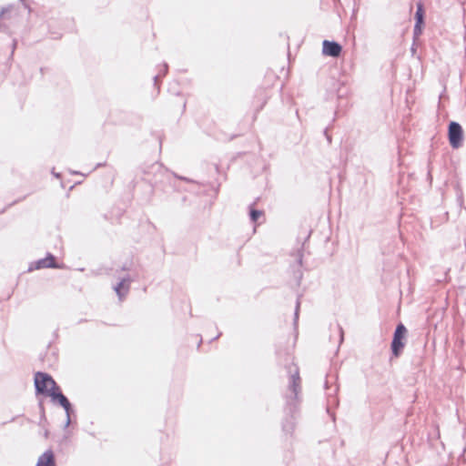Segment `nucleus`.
Wrapping results in <instances>:
<instances>
[{
	"instance_id": "2eb2a0df",
	"label": "nucleus",
	"mask_w": 466,
	"mask_h": 466,
	"mask_svg": "<svg viewBox=\"0 0 466 466\" xmlns=\"http://www.w3.org/2000/svg\"><path fill=\"white\" fill-rule=\"evenodd\" d=\"M302 257H303L302 250L299 249L297 252V261H298L299 266L302 265Z\"/></svg>"
},
{
	"instance_id": "5701e85b",
	"label": "nucleus",
	"mask_w": 466,
	"mask_h": 466,
	"mask_svg": "<svg viewBox=\"0 0 466 466\" xmlns=\"http://www.w3.org/2000/svg\"><path fill=\"white\" fill-rule=\"evenodd\" d=\"M180 179H182V180H186V181H188V179H187V178H186V177H180Z\"/></svg>"
},
{
	"instance_id": "f257e3e1",
	"label": "nucleus",
	"mask_w": 466,
	"mask_h": 466,
	"mask_svg": "<svg viewBox=\"0 0 466 466\" xmlns=\"http://www.w3.org/2000/svg\"><path fill=\"white\" fill-rule=\"evenodd\" d=\"M35 386L37 393L49 396L51 390H58V387L53 378L44 372H36L35 375Z\"/></svg>"
},
{
	"instance_id": "7ed1b4c3",
	"label": "nucleus",
	"mask_w": 466,
	"mask_h": 466,
	"mask_svg": "<svg viewBox=\"0 0 466 466\" xmlns=\"http://www.w3.org/2000/svg\"><path fill=\"white\" fill-rule=\"evenodd\" d=\"M448 138L452 148L457 149L462 147L464 134L461 126L458 122L451 121L449 124Z\"/></svg>"
},
{
	"instance_id": "0eeeda50",
	"label": "nucleus",
	"mask_w": 466,
	"mask_h": 466,
	"mask_svg": "<svg viewBox=\"0 0 466 466\" xmlns=\"http://www.w3.org/2000/svg\"><path fill=\"white\" fill-rule=\"evenodd\" d=\"M49 396L54 400H57L59 404L65 409L66 413L71 412V404L67 398L62 392H60L59 389L51 390Z\"/></svg>"
},
{
	"instance_id": "6e6552de",
	"label": "nucleus",
	"mask_w": 466,
	"mask_h": 466,
	"mask_svg": "<svg viewBox=\"0 0 466 466\" xmlns=\"http://www.w3.org/2000/svg\"><path fill=\"white\" fill-rule=\"evenodd\" d=\"M46 268H57V266L55 262L54 256H52L50 254L46 258L37 260L35 263V267H34L35 269ZM29 269L32 270L33 267H30Z\"/></svg>"
},
{
	"instance_id": "f8f14e48",
	"label": "nucleus",
	"mask_w": 466,
	"mask_h": 466,
	"mask_svg": "<svg viewBox=\"0 0 466 466\" xmlns=\"http://www.w3.org/2000/svg\"><path fill=\"white\" fill-rule=\"evenodd\" d=\"M263 215L262 211L250 208L249 217L252 222H257L258 218Z\"/></svg>"
},
{
	"instance_id": "20e7f679",
	"label": "nucleus",
	"mask_w": 466,
	"mask_h": 466,
	"mask_svg": "<svg viewBox=\"0 0 466 466\" xmlns=\"http://www.w3.org/2000/svg\"><path fill=\"white\" fill-rule=\"evenodd\" d=\"M407 333V329L402 323H400L394 332L393 339L391 342V350L395 357H399L402 349L405 346L404 339Z\"/></svg>"
},
{
	"instance_id": "9d476101",
	"label": "nucleus",
	"mask_w": 466,
	"mask_h": 466,
	"mask_svg": "<svg viewBox=\"0 0 466 466\" xmlns=\"http://www.w3.org/2000/svg\"><path fill=\"white\" fill-rule=\"evenodd\" d=\"M13 11V5H8L0 9V30L6 26V21L11 18Z\"/></svg>"
},
{
	"instance_id": "f3484780",
	"label": "nucleus",
	"mask_w": 466,
	"mask_h": 466,
	"mask_svg": "<svg viewBox=\"0 0 466 466\" xmlns=\"http://www.w3.org/2000/svg\"><path fill=\"white\" fill-rule=\"evenodd\" d=\"M71 423V419H70V412L66 413V424H65V427H68Z\"/></svg>"
},
{
	"instance_id": "a211bd4d",
	"label": "nucleus",
	"mask_w": 466,
	"mask_h": 466,
	"mask_svg": "<svg viewBox=\"0 0 466 466\" xmlns=\"http://www.w3.org/2000/svg\"><path fill=\"white\" fill-rule=\"evenodd\" d=\"M339 335H340V342L343 341V329L340 326H339Z\"/></svg>"
},
{
	"instance_id": "9b49d317",
	"label": "nucleus",
	"mask_w": 466,
	"mask_h": 466,
	"mask_svg": "<svg viewBox=\"0 0 466 466\" xmlns=\"http://www.w3.org/2000/svg\"><path fill=\"white\" fill-rule=\"evenodd\" d=\"M424 11L423 6L420 3L417 5V11L415 14V19L417 24H423Z\"/></svg>"
},
{
	"instance_id": "4468645a",
	"label": "nucleus",
	"mask_w": 466,
	"mask_h": 466,
	"mask_svg": "<svg viewBox=\"0 0 466 466\" xmlns=\"http://www.w3.org/2000/svg\"><path fill=\"white\" fill-rule=\"evenodd\" d=\"M421 25L415 23L413 34L415 37H418L421 34Z\"/></svg>"
},
{
	"instance_id": "423d86ee",
	"label": "nucleus",
	"mask_w": 466,
	"mask_h": 466,
	"mask_svg": "<svg viewBox=\"0 0 466 466\" xmlns=\"http://www.w3.org/2000/svg\"><path fill=\"white\" fill-rule=\"evenodd\" d=\"M131 281L132 279L129 277H125L114 287L119 300H122L128 293Z\"/></svg>"
},
{
	"instance_id": "dca6fc26",
	"label": "nucleus",
	"mask_w": 466,
	"mask_h": 466,
	"mask_svg": "<svg viewBox=\"0 0 466 466\" xmlns=\"http://www.w3.org/2000/svg\"><path fill=\"white\" fill-rule=\"evenodd\" d=\"M283 430L285 431H291L293 430V423L292 422H289V423H286L283 425Z\"/></svg>"
},
{
	"instance_id": "39448f33",
	"label": "nucleus",
	"mask_w": 466,
	"mask_h": 466,
	"mask_svg": "<svg viewBox=\"0 0 466 466\" xmlns=\"http://www.w3.org/2000/svg\"><path fill=\"white\" fill-rule=\"evenodd\" d=\"M341 46L334 41L324 40L322 52L325 56L338 57L341 53Z\"/></svg>"
},
{
	"instance_id": "4be33fe9",
	"label": "nucleus",
	"mask_w": 466,
	"mask_h": 466,
	"mask_svg": "<svg viewBox=\"0 0 466 466\" xmlns=\"http://www.w3.org/2000/svg\"><path fill=\"white\" fill-rule=\"evenodd\" d=\"M53 174H54V176H55L56 177H60V174H59V173H55V172L53 171Z\"/></svg>"
},
{
	"instance_id": "f03ea898",
	"label": "nucleus",
	"mask_w": 466,
	"mask_h": 466,
	"mask_svg": "<svg viewBox=\"0 0 466 466\" xmlns=\"http://www.w3.org/2000/svg\"><path fill=\"white\" fill-rule=\"evenodd\" d=\"M288 370L289 373V390L290 394L287 395V400L290 401L297 400L300 392V377L299 368L295 364L289 366Z\"/></svg>"
},
{
	"instance_id": "ddd939ff",
	"label": "nucleus",
	"mask_w": 466,
	"mask_h": 466,
	"mask_svg": "<svg viewBox=\"0 0 466 466\" xmlns=\"http://www.w3.org/2000/svg\"><path fill=\"white\" fill-rule=\"evenodd\" d=\"M299 308H300V301L299 299H297L296 303V309L294 313V324H297L298 319H299Z\"/></svg>"
},
{
	"instance_id": "6ab92c4d",
	"label": "nucleus",
	"mask_w": 466,
	"mask_h": 466,
	"mask_svg": "<svg viewBox=\"0 0 466 466\" xmlns=\"http://www.w3.org/2000/svg\"><path fill=\"white\" fill-rule=\"evenodd\" d=\"M163 68H164L163 74L165 75L167 72V65L164 64Z\"/></svg>"
},
{
	"instance_id": "412c9836",
	"label": "nucleus",
	"mask_w": 466,
	"mask_h": 466,
	"mask_svg": "<svg viewBox=\"0 0 466 466\" xmlns=\"http://www.w3.org/2000/svg\"><path fill=\"white\" fill-rule=\"evenodd\" d=\"M53 174H54V176H55L56 177H60V174H59V173H55V172L53 171Z\"/></svg>"
},
{
	"instance_id": "1a4fd4ad",
	"label": "nucleus",
	"mask_w": 466,
	"mask_h": 466,
	"mask_svg": "<svg viewBox=\"0 0 466 466\" xmlns=\"http://www.w3.org/2000/svg\"><path fill=\"white\" fill-rule=\"evenodd\" d=\"M35 466H56L55 456L52 451L44 452L37 461Z\"/></svg>"
},
{
	"instance_id": "aec40b11",
	"label": "nucleus",
	"mask_w": 466,
	"mask_h": 466,
	"mask_svg": "<svg viewBox=\"0 0 466 466\" xmlns=\"http://www.w3.org/2000/svg\"><path fill=\"white\" fill-rule=\"evenodd\" d=\"M159 76H159V75H157V76H156L154 77L155 85H157V81H158Z\"/></svg>"
}]
</instances>
